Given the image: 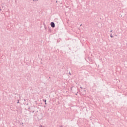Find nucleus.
<instances>
[{
	"mask_svg": "<svg viewBox=\"0 0 127 127\" xmlns=\"http://www.w3.org/2000/svg\"><path fill=\"white\" fill-rule=\"evenodd\" d=\"M111 37L112 38H113L112 36H111Z\"/></svg>",
	"mask_w": 127,
	"mask_h": 127,
	"instance_id": "3",
	"label": "nucleus"
},
{
	"mask_svg": "<svg viewBox=\"0 0 127 127\" xmlns=\"http://www.w3.org/2000/svg\"><path fill=\"white\" fill-rule=\"evenodd\" d=\"M40 127H44L41 126Z\"/></svg>",
	"mask_w": 127,
	"mask_h": 127,
	"instance_id": "4",
	"label": "nucleus"
},
{
	"mask_svg": "<svg viewBox=\"0 0 127 127\" xmlns=\"http://www.w3.org/2000/svg\"><path fill=\"white\" fill-rule=\"evenodd\" d=\"M45 102H46V100H45Z\"/></svg>",
	"mask_w": 127,
	"mask_h": 127,
	"instance_id": "2",
	"label": "nucleus"
},
{
	"mask_svg": "<svg viewBox=\"0 0 127 127\" xmlns=\"http://www.w3.org/2000/svg\"><path fill=\"white\" fill-rule=\"evenodd\" d=\"M50 25L52 28H55V25L54 22H51Z\"/></svg>",
	"mask_w": 127,
	"mask_h": 127,
	"instance_id": "1",
	"label": "nucleus"
}]
</instances>
